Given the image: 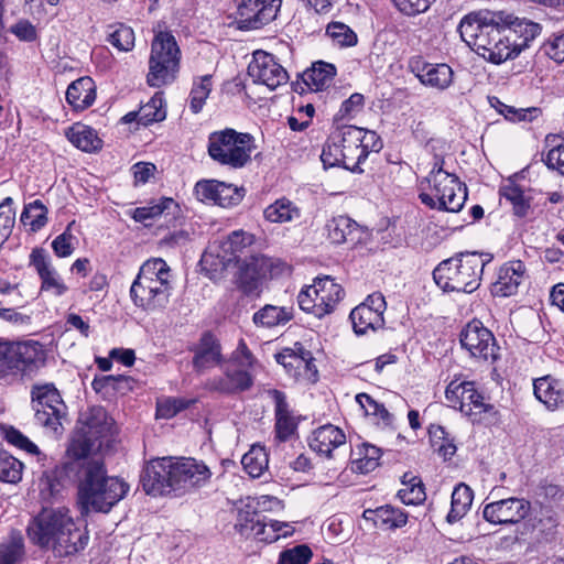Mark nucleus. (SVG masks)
Returning a JSON list of instances; mask_svg holds the SVG:
<instances>
[{"label": "nucleus", "instance_id": "obj_1", "mask_svg": "<svg viewBox=\"0 0 564 564\" xmlns=\"http://www.w3.org/2000/svg\"><path fill=\"white\" fill-rule=\"evenodd\" d=\"M66 480L77 484V506L83 517L90 512H110L130 489L122 478L107 474L99 457L72 458L51 471H44L40 485L42 490L54 495Z\"/></svg>", "mask_w": 564, "mask_h": 564}, {"label": "nucleus", "instance_id": "obj_2", "mask_svg": "<svg viewBox=\"0 0 564 564\" xmlns=\"http://www.w3.org/2000/svg\"><path fill=\"white\" fill-rule=\"evenodd\" d=\"M26 536L55 557H68L84 551L89 542L87 528H80L66 508H43L26 527Z\"/></svg>", "mask_w": 564, "mask_h": 564}, {"label": "nucleus", "instance_id": "obj_3", "mask_svg": "<svg viewBox=\"0 0 564 564\" xmlns=\"http://www.w3.org/2000/svg\"><path fill=\"white\" fill-rule=\"evenodd\" d=\"M505 17L480 10L466 14L458 25L462 40L485 59L501 64L517 57L522 51L516 47L517 39L508 34Z\"/></svg>", "mask_w": 564, "mask_h": 564}, {"label": "nucleus", "instance_id": "obj_4", "mask_svg": "<svg viewBox=\"0 0 564 564\" xmlns=\"http://www.w3.org/2000/svg\"><path fill=\"white\" fill-rule=\"evenodd\" d=\"M489 254L460 252L441 261L433 270V280L445 293H473L480 286Z\"/></svg>", "mask_w": 564, "mask_h": 564}, {"label": "nucleus", "instance_id": "obj_5", "mask_svg": "<svg viewBox=\"0 0 564 564\" xmlns=\"http://www.w3.org/2000/svg\"><path fill=\"white\" fill-rule=\"evenodd\" d=\"M171 291V269L163 259L154 258L141 265L131 284L130 297L137 307L158 312L170 303Z\"/></svg>", "mask_w": 564, "mask_h": 564}, {"label": "nucleus", "instance_id": "obj_6", "mask_svg": "<svg viewBox=\"0 0 564 564\" xmlns=\"http://www.w3.org/2000/svg\"><path fill=\"white\" fill-rule=\"evenodd\" d=\"M433 195L421 193L420 200L431 209L449 213L459 212L467 199V186L457 175L444 170V160L436 159L432 170L425 177Z\"/></svg>", "mask_w": 564, "mask_h": 564}, {"label": "nucleus", "instance_id": "obj_7", "mask_svg": "<svg viewBox=\"0 0 564 564\" xmlns=\"http://www.w3.org/2000/svg\"><path fill=\"white\" fill-rule=\"evenodd\" d=\"M254 149V138L250 133L238 132L232 128L214 131L208 135V155L230 170H239L250 163Z\"/></svg>", "mask_w": 564, "mask_h": 564}, {"label": "nucleus", "instance_id": "obj_8", "mask_svg": "<svg viewBox=\"0 0 564 564\" xmlns=\"http://www.w3.org/2000/svg\"><path fill=\"white\" fill-rule=\"evenodd\" d=\"M77 424L66 451L70 458H85L95 448H100V440L110 434L113 422L102 406L95 405L80 413Z\"/></svg>", "mask_w": 564, "mask_h": 564}, {"label": "nucleus", "instance_id": "obj_9", "mask_svg": "<svg viewBox=\"0 0 564 564\" xmlns=\"http://www.w3.org/2000/svg\"><path fill=\"white\" fill-rule=\"evenodd\" d=\"M180 59L181 51L173 34L158 32L151 43L148 85L159 88L173 83L180 70Z\"/></svg>", "mask_w": 564, "mask_h": 564}, {"label": "nucleus", "instance_id": "obj_10", "mask_svg": "<svg viewBox=\"0 0 564 564\" xmlns=\"http://www.w3.org/2000/svg\"><path fill=\"white\" fill-rule=\"evenodd\" d=\"M34 421L54 435L63 433V421L67 417V405L54 383H35L31 388Z\"/></svg>", "mask_w": 564, "mask_h": 564}, {"label": "nucleus", "instance_id": "obj_11", "mask_svg": "<svg viewBox=\"0 0 564 564\" xmlns=\"http://www.w3.org/2000/svg\"><path fill=\"white\" fill-rule=\"evenodd\" d=\"M345 295L344 289L333 278H316L313 285L302 290L297 303L302 311L318 318L333 313Z\"/></svg>", "mask_w": 564, "mask_h": 564}, {"label": "nucleus", "instance_id": "obj_12", "mask_svg": "<svg viewBox=\"0 0 564 564\" xmlns=\"http://www.w3.org/2000/svg\"><path fill=\"white\" fill-rule=\"evenodd\" d=\"M459 340L462 347L474 358L491 362L499 358L500 348L494 334L478 319H473L463 328Z\"/></svg>", "mask_w": 564, "mask_h": 564}, {"label": "nucleus", "instance_id": "obj_13", "mask_svg": "<svg viewBox=\"0 0 564 564\" xmlns=\"http://www.w3.org/2000/svg\"><path fill=\"white\" fill-rule=\"evenodd\" d=\"M172 490L187 491L205 486L210 477L209 467L203 462L192 457H173Z\"/></svg>", "mask_w": 564, "mask_h": 564}, {"label": "nucleus", "instance_id": "obj_14", "mask_svg": "<svg viewBox=\"0 0 564 564\" xmlns=\"http://www.w3.org/2000/svg\"><path fill=\"white\" fill-rule=\"evenodd\" d=\"M248 75L254 83L265 85L271 90L289 80L288 72L278 63L274 55L263 51L254 52L253 59L248 66Z\"/></svg>", "mask_w": 564, "mask_h": 564}, {"label": "nucleus", "instance_id": "obj_15", "mask_svg": "<svg viewBox=\"0 0 564 564\" xmlns=\"http://www.w3.org/2000/svg\"><path fill=\"white\" fill-rule=\"evenodd\" d=\"M282 0H247L238 7L240 29L258 30L272 22L281 9Z\"/></svg>", "mask_w": 564, "mask_h": 564}, {"label": "nucleus", "instance_id": "obj_16", "mask_svg": "<svg viewBox=\"0 0 564 564\" xmlns=\"http://www.w3.org/2000/svg\"><path fill=\"white\" fill-rule=\"evenodd\" d=\"M531 503L525 499L507 498L485 506L484 518L494 524H516L530 512Z\"/></svg>", "mask_w": 564, "mask_h": 564}, {"label": "nucleus", "instance_id": "obj_17", "mask_svg": "<svg viewBox=\"0 0 564 564\" xmlns=\"http://www.w3.org/2000/svg\"><path fill=\"white\" fill-rule=\"evenodd\" d=\"M173 457L150 460L141 474L144 491L158 496L172 490Z\"/></svg>", "mask_w": 564, "mask_h": 564}, {"label": "nucleus", "instance_id": "obj_18", "mask_svg": "<svg viewBox=\"0 0 564 564\" xmlns=\"http://www.w3.org/2000/svg\"><path fill=\"white\" fill-rule=\"evenodd\" d=\"M224 375L206 381V389L224 394H236L249 390L253 386V377L245 368H238L226 362L221 366Z\"/></svg>", "mask_w": 564, "mask_h": 564}, {"label": "nucleus", "instance_id": "obj_19", "mask_svg": "<svg viewBox=\"0 0 564 564\" xmlns=\"http://www.w3.org/2000/svg\"><path fill=\"white\" fill-rule=\"evenodd\" d=\"M15 375L33 378L46 364V351L35 340L15 341Z\"/></svg>", "mask_w": 564, "mask_h": 564}, {"label": "nucleus", "instance_id": "obj_20", "mask_svg": "<svg viewBox=\"0 0 564 564\" xmlns=\"http://www.w3.org/2000/svg\"><path fill=\"white\" fill-rule=\"evenodd\" d=\"M193 351L192 365L196 372H204L225 362L219 339L210 332H205L198 343L191 348Z\"/></svg>", "mask_w": 564, "mask_h": 564}, {"label": "nucleus", "instance_id": "obj_21", "mask_svg": "<svg viewBox=\"0 0 564 564\" xmlns=\"http://www.w3.org/2000/svg\"><path fill=\"white\" fill-rule=\"evenodd\" d=\"M263 259L258 256L245 258L235 278V284L242 295L250 299L260 297L262 289L261 269Z\"/></svg>", "mask_w": 564, "mask_h": 564}, {"label": "nucleus", "instance_id": "obj_22", "mask_svg": "<svg viewBox=\"0 0 564 564\" xmlns=\"http://www.w3.org/2000/svg\"><path fill=\"white\" fill-rule=\"evenodd\" d=\"M409 66L424 86L444 90L453 82L454 72L447 64H432L415 57L410 61Z\"/></svg>", "mask_w": 564, "mask_h": 564}, {"label": "nucleus", "instance_id": "obj_23", "mask_svg": "<svg viewBox=\"0 0 564 564\" xmlns=\"http://www.w3.org/2000/svg\"><path fill=\"white\" fill-rule=\"evenodd\" d=\"M525 278L527 267L521 260L508 261L500 267L491 293L502 297L514 295Z\"/></svg>", "mask_w": 564, "mask_h": 564}, {"label": "nucleus", "instance_id": "obj_24", "mask_svg": "<svg viewBox=\"0 0 564 564\" xmlns=\"http://www.w3.org/2000/svg\"><path fill=\"white\" fill-rule=\"evenodd\" d=\"M308 444L318 455L333 458L334 451L346 445V434L338 426L325 424L313 431Z\"/></svg>", "mask_w": 564, "mask_h": 564}, {"label": "nucleus", "instance_id": "obj_25", "mask_svg": "<svg viewBox=\"0 0 564 564\" xmlns=\"http://www.w3.org/2000/svg\"><path fill=\"white\" fill-rule=\"evenodd\" d=\"M268 394L274 402V415H275V438L279 442H285L295 434L297 429V421L292 415L289 403L286 402V395L284 392L271 389Z\"/></svg>", "mask_w": 564, "mask_h": 564}, {"label": "nucleus", "instance_id": "obj_26", "mask_svg": "<svg viewBox=\"0 0 564 564\" xmlns=\"http://www.w3.org/2000/svg\"><path fill=\"white\" fill-rule=\"evenodd\" d=\"M361 137H364L361 128L356 126L344 124L335 129V140L340 142L346 160L350 162V167L354 170L366 160L365 149L361 147Z\"/></svg>", "mask_w": 564, "mask_h": 564}, {"label": "nucleus", "instance_id": "obj_27", "mask_svg": "<svg viewBox=\"0 0 564 564\" xmlns=\"http://www.w3.org/2000/svg\"><path fill=\"white\" fill-rule=\"evenodd\" d=\"M494 14L505 17L503 24L508 28L509 36L517 39L516 47L521 51L529 47L530 42L533 41L542 31V26L525 18H518L505 11H492Z\"/></svg>", "mask_w": 564, "mask_h": 564}, {"label": "nucleus", "instance_id": "obj_28", "mask_svg": "<svg viewBox=\"0 0 564 564\" xmlns=\"http://www.w3.org/2000/svg\"><path fill=\"white\" fill-rule=\"evenodd\" d=\"M234 263L232 253L228 252L218 239L208 245L200 258L202 270L212 280L220 279Z\"/></svg>", "mask_w": 564, "mask_h": 564}, {"label": "nucleus", "instance_id": "obj_29", "mask_svg": "<svg viewBox=\"0 0 564 564\" xmlns=\"http://www.w3.org/2000/svg\"><path fill=\"white\" fill-rule=\"evenodd\" d=\"M533 392L535 398L550 411L564 406V382L551 375L535 379Z\"/></svg>", "mask_w": 564, "mask_h": 564}, {"label": "nucleus", "instance_id": "obj_30", "mask_svg": "<svg viewBox=\"0 0 564 564\" xmlns=\"http://www.w3.org/2000/svg\"><path fill=\"white\" fill-rule=\"evenodd\" d=\"M335 75L336 67L333 64L318 61L301 74L302 82L293 83V87H307L312 91L324 90L332 86Z\"/></svg>", "mask_w": 564, "mask_h": 564}, {"label": "nucleus", "instance_id": "obj_31", "mask_svg": "<svg viewBox=\"0 0 564 564\" xmlns=\"http://www.w3.org/2000/svg\"><path fill=\"white\" fill-rule=\"evenodd\" d=\"M294 318V307L265 304L252 315V322L260 328L284 326Z\"/></svg>", "mask_w": 564, "mask_h": 564}, {"label": "nucleus", "instance_id": "obj_32", "mask_svg": "<svg viewBox=\"0 0 564 564\" xmlns=\"http://www.w3.org/2000/svg\"><path fill=\"white\" fill-rule=\"evenodd\" d=\"M95 99L96 85L88 76L74 80L66 90V100L76 111L87 109L94 104Z\"/></svg>", "mask_w": 564, "mask_h": 564}, {"label": "nucleus", "instance_id": "obj_33", "mask_svg": "<svg viewBox=\"0 0 564 564\" xmlns=\"http://www.w3.org/2000/svg\"><path fill=\"white\" fill-rule=\"evenodd\" d=\"M326 229L330 241L337 245L359 239V225L348 216L333 217L327 221Z\"/></svg>", "mask_w": 564, "mask_h": 564}, {"label": "nucleus", "instance_id": "obj_34", "mask_svg": "<svg viewBox=\"0 0 564 564\" xmlns=\"http://www.w3.org/2000/svg\"><path fill=\"white\" fill-rule=\"evenodd\" d=\"M364 518L371 520L376 527L384 529L401 528L405 525L408 521V514L405 512L389 505L375 510H365Z\"/></svg>", "mask_w": 564, "mask_h": 564}, {"label": "nucleus", "instance_id": "obj_35", "mask_svg": "<svg viewBox=\"0 0 564 564\" xmlns=\"http://www.w3.org/2000/svg\"><path fill=\"white\" fill-rule=\"evenodd\" d=\"M66 137L73 145L84 152H96L102 148V140L93 128L75 123L67 131Z\"/></svg>", "mask_w": 564, "mask_h": 564}, {"label": "nucleus", "instance_id": "obj_36", "mask_svg": "<svg viewBox=\"0 0 564 564\" xmlns=\"http://www.w3.org/2000/svg\"><path fill=\"white\" fill-rule=\"evenodd\" d=\"M381 449L375 445L362 443L351 449L352 469L360 474H369L379 466Z\"/></svg>", "mask_w": 564, "mask_h": 564}, {"label": "nucleus", "instance_id": "obj_37", "mask_svg": "<svg viewBox=\"0 0 564 564\" xmlns=\"http://www.w3.org/2000/svg\"><path fill=\"white\" fill-rule=\"evenodd\" d=\"M349 318L357 335H364L369 329L376 330L384 325L383 316L371 311L367 305L356 306L350 312Z\"/></svg>", "mask_w": 564, "mask_h": 564}, {"label": "nucleus", "instance_id": "obj_38", "mask_svg": "<svg viewBox=\"0 0 564 564\" xmlns=\"http://www.w3.org/2000/svg\"><path fill=\"white\" fill-rule=\"evenodd\" d=\"M401 482L403 487L398 491V497L404 505L417 506L426 500L425 487L419 476L405 473Z\"/></svg>", "mask_w": 564, "mask_h": 564}, {"label": "nucleus", "instance_id": "obj_39", "mask_svg": "<svg viewBox=\"0 0 564 564\" xmlns=\"http://www.w3.org/2000/svg\"><path fill=\"white\" fill-rule=\"evenodd\" d=\"M474 499L473 490L466 484H458L452 494L451 510L447 514V521L454 523L460 520L471 507Z\"/></svg>", "mask_w": 564, "mask_h": 564}, {"label": "nucleus", "instance_id": "obj_40", "mask_svg": "<svg viewBox=\"0 0 564 564\" xmlns=\"http://www.w3.org/2000/svg\"><path fill=\"white\" fill-rule=\"evenodd\" d=\"M178 205L173 198L162 197L159 202H151L148 206L138 207L132 213V218L138 223L153 220L163 214H174L172 209H177Z\"/></svg>", "mask_w": 564, "mask_h": 564}, {"label": "nucleus", "instance_id": "obj_41", "mask_svg": "<svg viewBox=\"0 0 564 564\" xmlns=\"http://www.w3.org/2000/svg\"><path fill=\"white\" fill-rule=\"evenodd\" d=\"M263 215L271 223H286L299 218L301 212L293 202L283 197L269 205Z\"/></svg>", "mask_w": 564, "mask_h": 564}, {"label": "nucleus", "instance_id": "obj_42", "mask_svg": "<svg viewBox=\"0 0 564 564\" xmlns=\"http://www.w3.org/2000/svg\"><path fill=\"white\" fill-rule=\"evenodd\" d=\"M465 387L466 390L460 393L459 411L469 417L487 412L490 405L484 403V398L474 388V383L465 381Z\"/></svg>", "mask_w": 564, "mask_h": 564}, {"label": "nucleus", "instance_id": "obj_43", "mask_svg": "<svg viewBox=\"0 0 564 564\" xmlns=\"http://www.w3.org/2000/svg\"><path fill=\"white\" fill-rule=\"evenodd\" d=\"M262 518L263 514L247 506L246 508L239 509L235 528L241 535L254 538L256 533H259V530H263V524L261 523Z\"/></svg>", "mask_w": 564, "mask_h": 564}, {"label": "nucleus", "instance_id": "obj_44", "mask_svg": "<svg viewBox=\"0 0 564 564\" xmlns=\"http://www.w3.org/2000/svg\"><path fill=\"white\" fill-rule=\"evenodd\" d=\"M245 470L253 478L260 477L268 468L269 457L265 448L260 445H253L241 458Z\"/></svg>", "mask_w": 564, "mask_h": 564}, {"label": "nucleus", "instance_id": "obj_45", "mask_svg": "<svg viewBox=\"0 0 564 564\" xmlns=\"http://www.w3.org/2000/svg\"><path fill=\"white\" fill-rule=\"evenodd\" d=\"M139 124L148 127L154 122L165 119L166 110L162 93H155L154 96L139 109Z\"/></svg>", "mask_w": 564, "mask_h": 564}, {"label": "nucleus", "instance_id": "obj_46", "mask_svg": "<svg viewBox=\"0 0 564 564\" xmlns=\"http://www.w3.org/2000/svg\"><path fill=\"white\" fill-rule=\"evenodd\" d=\"M1 434L3 438L11 445L15 446L19 449L26 452L28 454L34 455L37 457V462H43L46 459V455H44L37 445H35L32 441H30L24 434H22L19 430L13 426H2Z\"/></svg>", "mask_w": 564, "mask_h": 564}, {"label": "nucleus", "instance_id": "obj_47", "mask_svg": "<svg viewBox=\"0 0 564 564\" xmlns=\"http://www.w3.org/2000/svg\"><path fill=\"white\" fill-rule=\"evenodd\" d=\"M223 247L232 253L234 262L241 263V256L246 254L245 250L253 243V236L243 231L236 230L225 239H218Z\"/></svg>", "mask_w": 564, "mask_h": 564}, {"label": "nucleus", "instance_id": "obj_48", "mask_svg": "<svg viewBox=\"0 0 564 564\" xmlns=\"http://www.w3.org/2000/svg\"><path fill=\"white\" fill-rule=\"evenodd\" d=\"M344 150L340 147V142H337L335 140V130L330 133L328 137L322 154L321 160L325 166H344L347 170L354 171L352 167H350V162L346 160V156L343 152Z\"/></svg>", "mask_w": 564, "mask_h": 564}, {"label": "nucleus", "instance_id": "obj_49", "mask_svg": "<svg viewBox=\"0 0 564 564\" xmlns=\"http://www.w3.org/2000/svg\"><path fill=\"white\" fill-rule=\"evenodd\" d=\"M23 556V536L20 532H12L8 543L0 544V564H20Z\"/></svg>", "mask_w": 564, "mask_h": 564}, {"label": "nucleus", "instance_id": "obj_50", "mask_svg": "<svg viewBox=\"0 0 564 564\" xmlns=\"http://www.w3.org/2000/svg\"><path fill=\"white\" fill-rule=\"evenodd\" d=\"M21 221L24 225H30L31 230L36 232L47 223V208L40 199H35L24 206L21 214Z\"/></svg>", "mask_w": 564, "mask_h": 564}, {"label": "nucleus", "instance_id": "obj_51", "mask_svg": "<svg viewBox=\"0 0 564 564\" xmlns=\"http://www.w3.org/2000/svg\"><path fill=\"white\" fill-rule=\"evenodd\" d=\"M107 41L121 52H130L134 47V32L132 28L117 23L109 25Z\"/></svg>", "mask_w": 564, "mask_h": 564}, {"label": "nucleus", "instance_id": "obj_52", "mask_svg": "<svg viewBox=\"0 0 564 564\" xmlns=\"http://www.w3.org/2000/svg\"><path fill=\"white\" fill-rule=\"evenodd\" d=\"M500 195L512 206V212L518 217H525L530 210V200L525 197L520 186L509 184L500 188Z\"/></svg>", "mask_w": 564, "mask_h": 564}, {"label": "nucleus", "instance_id": "obj_53", "mask_svg": "<svg viewBox=\"0 0 564 564\" xmlns=\"http://www.w3.org/2000/svg\"><path fill=\"white\" fill-rule=\"evenodd\" d=\"M24 465L7 452H0V481L18 484L22 479Z\"/></svg>", "mask_w": 564, "mask_h": 564}, {"label": "nucleus", "instance_id": "obj_54", "mask_svg": "<svg viewBox=\"0 0 564 564\" xmlns=\"http://www.w3.org/2000/svg\"><path fill=\"white\" fill-rule=\"evenodd\" d=\"M490 105L501 115L505 116V118L512 120V121H524V120H531L532 118L538 117L540 113V109L535 107L531 108H520L517 109L513 106H508L499 100L498 97H489Z\"/></svg>", "mask_w": 564, "mask_h": 564}, {"label": "nucleus", "instance_id": "obj_55", "mask_svg": "<svg viewBox=\"0 0 564 564\" xmlns=\"http://www.w3.org/2000/svg\"><path fill=\"white\" fill-rule=\"evenodd\" d=\"M212 91V76L205 75L198 82H194L189 94V109L193 113H198Z\"/></svg>", "mask_w": 564, "mask_h": 564}, {"label": "nucleus", "instance_id": "obj_56", "mask_svg": "<svg viewBox=\"0 0 564 564\" xmlns=\"http://www.w3.org/2000/svg\"><path fill=\"white\" fill-rule=\"evenodd\" d=\"M261 523L263 524V530H259V533H256L254 539L265 543H272L278 541L280 538H286L291 535V531H283L281 528H290V523L281 522L278 520L267 521V517L263 516Z\"/></svg>", "mask_w": 564, "mask_h": 564}, {"label": "nucleus", "instance_id": "obj_57", "mask_svg": "<svg viewBox=\"0 0 564 564\" xmlns=\"http://www.w3.org/2000/svg\"><path fill=\"white\" fill-rule=\"evenodd\" d=\"M326 34L339 46H354L358 42L357 34L341 22H330Z\"/></svg>", "mask_w": 564, "mask_h": 564}, {"label": "nucleus", "instance_id": "obj_58", "mask_svg": "<svg viewBox=\"0 0 564 564\" xmlns=\"http://www.w3.org/2000/svg\"><path fill=\"white\" fill-rule=\"evenodd\" d=\"M193 403L194 400L170 397L158 402L156 414L160 417L170 419L176 415L178 412L186 410Z\"/></svg>", "mask_w": 564, "mask_h": 564}, {"label": "nucleus", "instance_id": "obj_59", "mask_svg": "<svg viewBox=\"0 0 564 564\" xmlns=\"http://www.w3.org/2000/svg\"><path fill=\"white\" fill-rule=\"evenodd\" d=\"M13 199L6 197L0 203V239L4 242L11 235L15 223V210L12 208Z\"/></svg>", "mask_w": 564, "mask_h": 564}, {"label": "nucleus", "instance_id": "obj_60", "mask_svg": "<svg viewBox=\"0 0 564 564\" xmlns=\"http://www.w3.org/2000/svg\"><path fill=\"white\" fill-rule=\"evenodd\" d=\"M245 196V188L232 184L220 182L216 205L221 207H232L238 205Z\"/></svg>", "mask_w": 564, "mask_h": 564}, {"label": "nucleus", "instance_id": "obj_61", "mask_svg": "<svg viewBox=\"0 0 564 564\" xmlns=\"http://www.w3.org/2000/svg\"><path fill=\"white\" fill-rule=\"evenodd\" d=\"M225 362L238 368L248 369L250 371L256 362V358L248 348L246 341L240 339L237 348L232 351L229 359L225 360Z\"/></svg>", "mask_w": 564, "mask_h": 564}, {"label": "nucleus", "instance_id": "obj_62", "mask_svg": "<svg viewBox=\"0 0 564 564\" xmlns=\"http://www.w3.org/2000/svg\"><path fill=\"white\" fill-rule=\"evenodd\" d=\"M312 555L313 553L306 544H300L281 552L279 564H308Z\"/></svg>", "mask_w": 564, "mask_h": 564}, {"label": "nucleus", "instance_id": "obj_63", "mask_svg": "<svg viewBox=\"0 0 564 564\" xmlns=\"http://www.w3.org/2000/svg\"><path fill=\"white\" fill-rule=\"evenodd\" d=\"M14 341L0 339V377L15 375Z\"/></svg>", "mask_w": 564, "mask_h": 564}, {"label": "nucleus", "instance_id": "obj_64", "mask_svg": "<svg viewBox=\"0 0 564 564\" xmlns=\"http://www.w3.org/2000/svg\"><path fill=\"white\" fill-rule=\"evenodd\" d=\"M365 105V97L361 94L355 93L348 99L343 101L335 120L351 119L360 112Z\"/></svg>", "mask_w": 564, "mask_h": 564}]
</instances>
